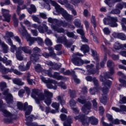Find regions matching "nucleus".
<instances>
[{"label": "nucleus", "mask_w": 126, "mask_h": 126, "mask_svg": "<svg viewBox=\"0 0 126 126\" xmlns=\"http://www.w3.org/2000/svg\"><path fill=\"white\" fill-rule=\"evenodd\" d=\"M14 3H18L19 5L23 4L24 1L23 0H12Z\"/></svg>", "instance_id": "59"}, {"label": "nucleus", "mask_w": 126, "mask_h": 126, "mask_svg": "<svg viewBox=\"0 0 126 126\" xmlns=\"http://www.w3.org/2000/svg\"><path fill=\"white\" fill-rule=\"evenodd\" d=\"M59 3L62 4V5H64L65 4V7L66 8L71 9L72 8V5L68 3V1L67 0H63V1L62 0H57Z\"/></svg>", "instance_id": "23"}, {"label": "nucleus", "mask_w": 126, "mask_h": 126, "mask_svg": "<svg viewBox=\"0 0 126 126\" xmlns=\"http://www.w3.org/2000/svg\"><path fill=\"white\" fill-rule=\"evenodd\" d=\"M86 95L85 96L81 95L80 97L78 98L77 101L80 104H82L84 106L82 107V111L85 115H88L91 109V103L89 101H86L87 98Z\"/></svg>", "instance_id": "6"}, {"label": "nucleus", "mask_w": 126, "mask_h": 126, "mask_svg": "<svg viewBox=\"0 0 126 126\" xmlns=\"http://www.w3.org/2000/svg\"><path fill=\"white\" fill-rule=\"evenodd\" d=\"M79 57H83V55L77 52L72 55L73 59H71V61L75 65L80 66V65H82L83 63H90V61L88 60H85L83 61V60H82L81 58H80Z\"/></svg>", "instance_id": "7"}, {"label": "nucleus", "mask_w": 126, "mask_h": 126, "mask_svg": "<svg viewBox=\"0 0 126 126\" xmlns=\"http://www.w3.org/2000/svg\"><path fill=\"white\" fill-rule=\"evenodd\" d=\"M74 24L78 28H83V25H81V21L79 19H75Z\"/></svg>", "instance_id": "33"}, {"label": "nucleus", "mask_w": 126, "mask_h": 126, "mask_svg": "<svg viewBox=\"0 0 126 126\" xmlns=\"http://www.w3.org/2000/svg\"><path fill=\"white\" fill-rule=\"evenodd\" d=\"M18 49L19 51H20L22 52H23L26 54H31V50L30 47L28 46H24V47L20 46Z\"/></svg>", "instance_id": "26"}, {"label": "nucleus", "mask_w": 126, "mask_h": 126, "mask_svg": "<svg viewBox=\"0 0 126 126\" xmlns=\"http://www.w3.org/2000/svg\"><path fill=\"white\" fill-rule=\"evenodd\" d=\"M94 67V65L91 64L90 65H87L86 66V68L88 71V74H94L95 73V69L93 68Z\"/></svg>", "instance_id": "27"}, {"label": "nucleus", "mask_w": 126, "mask_h": 126, "mask_svg": "<svg viewBox=\"0 0 126 126\" xmlns=\"http://www.w3.org/2000/svg\"><path fill=\"white\" fill-rule=\"evenodd\" d=\"M103 31L105 35H109L111 33V30L107 27L103 28Z\"/></svg>", "instance_id": "52"}, {"label": "nucleus", "mask_w": 126, "mask_h": 126, "mask_svg": "<svg viewBox=\"0 0 126 126\" xmlns=\"http://www.w3.org/2000/svg\"><path fill=\"white\" fill-rule=\"evenodd\" d=\"M1 11L3 17H4L3 21H6L8 23L10 22L11 15L9 14V10L5 9H2Z\"/></svg>", "instance_id": "18"}, {"label": "nucleus", "mask_w": 126, "mask_h": 126, "mask_svg": "<svg viewBox=\"0 0 126 126\" xmlns=\"http://www.w3.org/2000/svg\"><path fill=\"white\" fill-rule=\"evenodd\" d=\"M13 36H14L13 32H6L5 33V35L4 36V39L10 38H12Z\"/></svg>", "instance_id": "41"}, {"label": "nucleus", "mask_w": 126, "mask_h": 126, "mask_svg": "<svg viewBox=\"0 0 126 126\" xmlns=\"http://www.w3.org/2000/svg\"><path fill=\"white\" fill-rule=\"evenodd\" d=\"M104 25H108L110 27H118V18L117 17H108L103 20Z\"/></svg>", "instance_id": "9"}, {"label": "nucleus", "mask_w": 126, "mask_h": 126, "mask_svg": "<svg viewBox=\"0 0 126 126\" xmlns=\"http://www.w3.org/2000/svg\"><path fill=\"white\" fill-rule=\"evenodd\" d=\"M42 26H43L44 29H45V32H47V34L48 35H50V34H52V31L51 30H49V28L46 24H43Z\"/></svg>", "instance_id": "49"}, {"label": "nucleus", "mask_w": 126, "mask_h": 126, "mask_svg": "<svg viewBox=\"0 0 126 126\" xmlns=\"http://www.w3.org/2000/svg\"><path fill=\"white\" fill-rule=\"evenodd\" d=\"M62 67V64L61 63H55L54 64V65L52 67V68L53 69H55V70H57V69H59V68H60V67Z\"/></svg>", "instance_id": "55"}, {"label": "nucleus", "mask_w": 126, "mask_h": 126, "mask_svg": "<svg viewBox=\"0 0 126 126\" xmlns=\"http://www.w3.org/2000/svg\"><path fill=\"white\" fill-rule=\"evenodd\" d=\"M70 103V106L71 107V108H74L75 105H76V101H75V100H74V99H72L70 100L69 101Z\"/></svg>", "instance_id": "56"}, {"label": "nucleus", "mask_w": 126, "mask_h": 126, "mask_svg": "<svg viewBox=\"0 0 126 126\" xmlns=\"http://www.w3.org/2000/svg\"><path fill=\"white\" fill-rule=\"evenodd\" d=\"M81 51L83 52L84 54H86L89 52V46L87 45H83L80 48Z\"/></svg>", "instance_id": "38"}, {"label": "nucleus", "mask_w": 126, "mask_h": 126, "mask_svg": "<svg viewBox=\"0 0 126 126\" xmlns=\"http://www.w3.org/2000/svg\"><path fill=\"white\" fill-rule=\"evenodd\" d=\"M99 89H100L99 88H97L96 87L93 88H91L89 90V92L91 95H95L98 91H99Z\"/></svg>", "instance_id": "40"}, {"label": "nucleus", "mask_w": 126, "mask_h": 126, "mask_svg": "<svg viewBox=\"0 0 126 126\" xmlns=\"http://www.w3.org/2000/svg\"><path fill=\"white\" fill-rule=\"evenodd\" d=\"M64 32H62V33H65V34H66L67 37H69V38H73V39H77V35L74 34V33H73V32H69L67 31H64Z\"/></svg>", "instance_id": "32"}, {"label": "nucleus", "mask_w": 126, "mask_h": 126, "mask_svg": "<svg viewBox=\"0 0 126 126\" xmlns=\"http://www.w3.org/2000/svg\"><path fill=\"white\" fill-rule=\"evenodd\" d=\"M24 93H25V91L24 90H21L18 92V95L20 98H22L24 95Z\"/></svg>", "instance_id": "63"}, {"label": "nucleus", "mask_w": 126, "mask_h": 126, "mask_svg": "<svg viewBox=\"0 0 126 126\" xmlns=\"http://www.w3.org/2000/svg\"><path fill=\"white\" fill-rule=\"evenodd\" d=\"M60 119L61 121H65L63 123L64 126H71V124H72V118L71 116H68L66 118V115L63 114H62L60 115Z\"/></svg>", "instance_id": "15"}, {"label": "nucleus", "mask_w": 126, "mask_h": 126, "mask_svg": "<svg viewBox=\"0 0 126 126\" xmlns=\"http://www.w3.org/2000/svg\"><path fill=\"white\" fill-rule=\"evenodd\" d=\"M48 21L50 23L52 29L58 33H64V30L63 28H60L61 26L65 27L67 24L64 21H59L56 19L48 18Z\"/></svg>", "instance_id": "4"}, {"label": "nucleus", "mask_w": 126, "mask_h": 126, "mask_svg": "<svg viewBox=\"0 0 126 126\" xmlns=\"http://www.w3.org/2000/svg\"><path fill=\"white\" fill-rule=\"evenodd\" d=\"M44 2H46V5H45L44 7L46 9L50 10L51 9V6L49 4V2L51 1V4L53 6H55V8L56 10V11L62 14V15L65 18L67 21H71L72 20V18H73V16L72 15H70L67 13L66 10L63 9V8L61 7L58 3H57L55 1L52 0H43Z\"/></svg>", "instance_id": "3"}, {"label": "nucleus", "mask_w": 126, "mask_h": 126, "mask_svg": "<svg viewBox=\"0 0 126 126\" xmlns=\"http://www.w3.org/2000/svg\"><path fill=\"white\" fill-rule=\"evenodd\" d=\"M31 65V62L29 61L27 63L26 66L23 63H21L18 66V68L21 71H26L30 69V66Z\"/></svg>", "instance_id": "19"}, {"label": "nucleus", "mask_w": 126, "mask_h": 126, "mask_svg": "<svg viewBox=\"0 0 126 126\" xmlns=\"http://www.w3.org/2000/svg\"><path fill=\"white\" fill-rule=\"evenodd\" d=\"M77 33L81 35V38L82 39V42H85V43L88 42V39L86 38L84 33V31L83 29H78L77 30Z\"/></svg>", "instance_id": "22"}, {"label": "nucleus", "mask_w": 126, "mask_h": 126, "mask_svg": "<svg viewBox=\"0 0 126 126\" xmlns=\"http://www.w3.org/2000/svg\"><path fill=\"white\" fill-rule=\"evenodd\" d=\"M93 81L95 87L101 89V88L99 87V81H98V80H97V79H96V78H94L93 79Z\"/></svg>", "instance_id": "50"}, {"label": "nucleus", "mask_w": 126, "mask_h": 126, "mask_svg": "<svg viewBox=\"0 0 126 126\" xmlns=\"http://www.w3.org/2000/svg\"><path fill=\"white\" fill-rule=\"evenodd\" d=\"M17 107L18 110H20L21 111L24 110L23 103L20 101H17Z\"/></svg>", "instance_id": "46"}, {"label": "nucleus", "mask_w": 126, "mask_h": 126, "mask_svg": "<svg viewBox=\"0 0 126 126\" xmlns=\"http://www.w3.org/2000/svg\"><path fill=\"white\" fill-rule=\"evenodd\" d=\"M40 79L42 82L46 84V87H47L48 89H54V90H57L58 86H54L53 85V83H55V80L51 79H48L47 80L46 79V78L43 77V76H40Z\"/></svg>", "instance_id": "12"}, {"label": "nucleus", "mask_w": 126, "mask_h": 126, "mask_svg": "<svg viewBox=\"0 0 126 126\" xmlns=\"http://www.w3.org/2000/svg\"><path fill=\"white\" fill-rule=\"evenodd\" d=\"M45 73H46L49 77H52V78H55L57 80H66V77H63L60 75V73L55 72L54 74H52V72L50 70H44Z\"/></svg>", "instance_id": "13"}, {"label": "nucleus", "mask_w": 126, "mask_h": 126, "mask_svg": "<svg viewBox=\"0 0 126 126\" xmlns=\"http://www.w3.org/2000/svg\"><path fill=\"white\" fill-rule=\"evenodd\" d=\"M52 107L56 109L57 112H59V109H60V103L55 102L52 104Z\"/></svg>", "instance_id": "43"}, {"label": "nucleus", "mask_w": 126, "mask_h": 126, "mask_svg": "<svg viewBox=\"0 0 126 126\" xmlns=\"http://www.w3.org/2000/svg\"><path fill=\"white\" fill-rule=\"evenodd\" d=\"M91 21L95 29V28H96V19H95V16L94 15L92 16Z\"/></svg>", "instance_id": "53"}, {"label": "nucleus", "mask_w": 126, "mask_h": 126, "mask_svg": "<svg viewBox=\"0 0 126 126\" xmlns=\"http://www.w3.org/2000/svg\"><path fill=\"white\" fill-rule=\"evenodd\" d=\"M45 43L46 46H52L53 42L50 40L49 38L47 37L45 40Z\"/></svg>", "instance_id": "54"}, {"label": "nucleus", "mask_w": 126, "mask_h": 126, "mask_svg": "<svg viewBox=\"0 0 126 126\" xmlns=\"http://www.w3.org/2000/svg\"><path fill=\"white\" fill-rule=\"evenodd\" d=\"M83 1H84V0H71V3H72V4H73V5L76 6L80 2H82Z\"/></svg>", "instance_id": "48"}, {"label": "nucleus", "mask_w": 126, "mask_h": 126, "mask_svg": "<svg viewBox=\"0 0 126 126\" xmlns=\"http://www.w3.org/2000/svg\"><path fill=\"white\" fill-rule=\"evenodd\" d=\"M0 71L3 73V74H6L8 72H13L16 75H22L23 74L22 72L18 71L17 69H14V66H13L11 67L10 69L8 68H5L4 66L0 63Z\"/></svg>", "instance_id": "11"}, {"label": "nucleus", "mask_w": 126, "mask_h": 126, "mask_svg": "<svg viewBox=\"0 0 126 126\" xmlns=\"http://www.w3.org/2000/svg\"><path fill=\"white\" fill-rule=\"evenodd\" d=\"M28 11L30 14H32V12H35L36 11V7L33 4H31V8L28 9Z\"/></svg>", "instance_id": "42"}, {"label": "nucleus", "mask_w": 126, "mask_h": 126, "mask_svg": "<svg viewBox=\"0 0 126 126\" xmlns=\"http://www.w3.org/2000/svg\"><path fill=\"white\" fill-rule=\"evenodd\" d=\"M0 61H2L3 63H5V65H11L12 64L11 61H7V58L6 57H4V58H2L0 57Z\"/></svg>", "instance_id": "35"}, {"label": "nucleus", "mask_w": 126, "mask_h": 126, "mask_svg": "<svg viewBox=\"0 0 126 126\" xmlns=\"http://www.w3.org/2000/svg\"><path fill=\"white\" fill-rule=\"evenodd\" d=\"M120 112H126V106L124 105H120L119 106Z\"/></svg>", "instance_id": "64"}, {"label": "nucleus", "mask_w": 126, "mask_h": 126, "mask_svg": "<svg viewBox=\"0 0 126 126\" xmlns=\"http://www.w3.org/2000/svg\"><path fill=\"white\" fill-rule=\"evenodd\" d=\"M96 100H97V98H95L93 101V106L95 111H97V110H98V107H97V102L96 101Z\"/></svg>", "instance_id": "60"}, {"label": "nucleus", "mask_w": 126, "mask_h": 126, "mask_svg": "<svg viewBox=\"0 0 126 126\" xmlns=\"http://www.w3.org/2000/svg\"><path fill=\"white\" fill-rule=\"evenodd\" d=\"M68 93L70 94V98H73L76 97V93L75 92V91L69 90Z\"/></svg>", "instance_id": "44"}, {"label": "nucleus", "mask_w": 126, "mask_h": 126, "mask_svg": "<svg viewBox=\"0 0 126 126\" xmlns=\"http://www.w3.org/2000/svg\"><path fill=\"white\" fill-rule=\"evenodd\" d=\"M121 9H123V5L121 4H118L116 8L112 9L110 13L112 14H120Z\"/></svg>", "instance_id": "21"}, {"label": "nucleus", "mask_w": 126, "mask_h": 126, "mask_svg": "<svg viewBox=\"0 0 126 126\" xmlns=\"http://www.w3.org/2000/svg\"><path fill=\"white\" fill-rule=\"evenodd\" d=\"M21 54H22V52L17 49L16 52V57L19 61H22L23 60V57H22Z\"/></svg>", "instance_id": "37"}, {"label": "nucleus", "mask_w": 126, "mask_h": 126, "mask_svg": "<svg viewBox=\"0 0 126 126\" xmlns=\"http://www.w3.org/2000/svg\"><path fill=\"white\" fill-rule=\"evenodd\" d=\"M35 70L37 71V72H41L43 71V68L41 66V64H37L34 66Z\"/></svg>", "instance_id": "45"}, {"label": "nucleus", "mask_w": 126, "mask_h": 126, "mask_svg": "<svg viewBox=\"0 0 126 126\" xmlns=\"http://www.w3.org/2000/svg\"><path fill=\"white\" fill-rule=\"evenodd\" d=\"M27 40L29 42V46H32L33 44H34V42L36 41L37 42L38 45L39 46H43V44H44V41L43 39L40 37H30L27 38Z\"/></svg>", "instance_id": "14"}, {"label": "nucleus", "mask_w": 126, "mask_h": 126, "mask_svg": "<svg viewBox=\"0 0 126 126\" xmlns=\"http://www.w3.org/2000/svg\"><path fill=\"white\" fill-rule=\"evenodd\" d=\"M111 123L112 125H120V123H122V125L126 126V121L124 120H119V119H116L113 120Z\"/></svg>", "instance_id": "30"}, {"label": "nucleus", "mask_w": 126, "mask_h": 126, "mask_svg": "<svg viewBox=\"0 0 126 126\" xmlns=\"http://www.w3.org/2000/svg\"><path fill=\"white\" fill-rule=\"evenodd\" d=\"M37 29L39 33H45V29L44 28V26H43V27L40 25L38 26Z\"/></svg>", "instance_id": "58"}, {"label": "nucleus", "mask_w": 126, "mask_h": 126, "mask_svg": "<svg viewBox=\"0 0 126 126\" xmlns=\"http://www.w3.org/2000/svg\"><path fill=\"white\" fill-rule=\"evenodd\" d=\"M123 48H124L123 45L118 41L116 42L114 44V48L115 50H121V49H123Z\"/></svg>", "instance_id": "39"}, {"label": "nucleus", "mask_w": 126, "mask_h": 126, "mask_svg": "<svg viewBox=\"0 0 126 126\" xmlns=\"http://www.w3.org/2000/svg\"><path fill=\"white\" fill-rule=\"evenodd\" d=\"M31 32L32 36H34L35 37H37V36H38V32L36 30H31Z\"/></svg>", "instance_id": "61"}, {"label": "nucleus", "mask_w": 126, "mask_h": 126, "mask_svg": "<svg viewBox=\"0 0 126 126\" xmlns=\"http://www.w3.org/2000/svg\"><path fill=\"white\" fill-rule=\"evenodd\" d=\"M12 81L14 84H16L17 85H24V82H22L20 78L13 79Z\"/></svg>", "instance_id": "34"}, {"label": "nucleus", "mask_w": 126, "mask_h": 126, "mask_svg": "<svg viewBox=\"0 0 126 126\" xmlns=\"http://www.w3.org/2000/svg\"><path fill=\"white\" fill-rule=\"evenodd\" d=\"M107 66L109 67V71L104 72L103 73V76L100 75L99 77V79L102 83V86H104L102 89V97L99 98L100 102L102 103L103 105H106L107 103V94L109 93V89L111 88V85H112V81L109 80H106V78H110L113 80V75L115 73V70L114 69V67L115 66V64L113 61L109 60L107 62Z\"/></svg>", "instance_id": "1"}, {"label": "nucleus", "mask_w": 126, "mask_h": 126, "mask_svg": "<svg viewBox=\"0 0 126 126\" xmlns=\"http://www.w3.org/2000/svg\"><path fill=\"white\" fill-rule=\"evenodd\" d=\"M74 119L81 122L83 126H88L89 122H91V125H93V126H96L98 124V120L94 116L87 117L81 113H80L78 116H75Z\"/></svg>", "instance_id": "5"}, {"label": "nucleus", "mask_w": 126, "mask_h": 126, "mask_svg": "<svg viewBox=\"0 0 126 126\" xmlns=\"http://www.w3.org/2000/svg\"><path fill=\"white\" fill-rule=\"evenodd\" d=\"M54 82H55V83H53L52 84H54V86H57V85H58L59 87H61V88L63 89L64 90H65V89H66V86L65 85V84L63 83V82H60L59 83H58V82L56 81L55 80H54Z\"/></svg>", "instance_id": "28"}, {"label": "nucleus", "mask_w": 126, "mask_h": 126, "mask_svg": "<svg viewBox=\"0 0 126 126\" xmlns=\"http://www.w3.org/2000/svg\"><path fill=\"white\" fill-rule=\"evenodd\" d=\"M21 25L22 26V29L19 28V32H20V34L22 35V36H26L28 34V32H27V30H26V29L25 28V27H24L23 25H22V23H20Z\"/></svg>", "instance_id": "29"}, {"label": "nucleus", "mask_w": 126, "mask_h": 126, "mask_svg": "<svg viewBox=\"0 0 126 126\" xmlns=\"http://www.w3.org/2000/svg\"><path fill=\"white\" fill-rule=\"evenodd\" d=\"M12 19L13 21L14 27H17V26H18V23L19 22L18 21V19H17V18H16V14H15V13L13 14V15L12 16Z\"/></svg>", "instance_id": "36"}, {"label": "nucleus", "mask_w": 126, "mask_h": 126, "mask_svg": "<svg viewBox=\"0 0 126 126\" xmlns=\"http://www.w3.org/2000/svg\"><path fill=\"white\" fill-rule=\"evenodd\" d=\"M31 97L34 99L36 104H40V101L44 100L47 106H50L52 103L53 93L47 90H44V94L39 93V90L33 89L31 94Z\"/></svg>", "instance_id": "2"}, {"label": "nucleus", "mask_w": 126, "mask_h": 126, "mask_svg": "<svg viewBox=\"0 0 126 126\" xmlns=\"http://www.w3.org/2000/svg\"><path fill=\"white\" fill-rule=\"evenodd\" d=\"M0 46H1L3 49V52L4 54H6L8 51V46L4 42H2L1 40L0 39Z\"/></svg>", "instance_id": "31"}, {"label": "nucleus", "mask_w": 126, "mask_h": 126, "mask_svg": "<svg viewBox=\"0 0 126 126\" xmlns=\"http://www.w3.org/2000/svg\"><path fill=\"white\" fill-rule=\"evenodd\" d=\"M0 88L1 90L2 91L4 88H6V83L4 82L0 83Z\"/></svg>", "instance_id": "62"}, {"label": "nucleus", "mask_w": 126, "mask_h": 126, "mask_svg": "<svg viewBox=\"0 0 126 126\" xmlns=\"http://www.w3.org/2000/svg\"><path fill=\"white\" fill-rule=\"evenodd\" d=\"M112 36L114 38H117L118 39H120V40H122V41H126V35L125 33L123 32L120 33H116L114 32L112 34Z\"/></svg>", "instance_id": "20"}, {"label": "nucleus", "mask_w": 126, "mask_h": 126, "mask_svg": "<svg viewBox=\"0 0 126 126\" xmlns=\"http://www.w3.org/2000/svg\"><path fill=\"white\" fill-rule=\"evenodd\" d=\"M57 43H63L65 47L67 48H70L72 43L68 42V40L66 39V36H62L59 37L57 39Z\"/></svg>", "instance_id": "17"}, {"label": "nucleus", "mask_w": 126, "mask_h": 126, "mask_svg": "<svg viewBox=\"0 0 126 126\" xmlns=\"http://www.w3.org/2000/svg\"><path fill=\"white\" fill-rule=\"evenodd\" d=\"M32 110H33V107H32V106L31 105H30L28 107L27 111H26L25 112V117H26V119L27 123H29L30 122H32L33 120L35 119L34 115H31L29 116L30 114H31V112H32Z\"/></svg>", "instance_id": "16"}, {"label": "nucleus", "mask_w": 126, "mask_h": 126, "mask_svg": "<svg viewBox=\"0 0 126 126\" xmlns=\"http://www.w3.org/2000/svg\"><path fill=\"white\" fill-rule=\"evenodd\" d=\"M3 95L4 96V99L5 100L9 108H13L14 107V100L13 99V96L11 94L8 93V90L4 91L3 93Z\"/></svg>", "instance_id": "10"}, {"label": "nucleus", "mask_w": 126, "mask_h": 126, "mask_svg": "<svg viewBox=\"0 0 126 126\" xmlns=\"http://www.w3.org/2000/svg\"><path fill=\"white\" fill-rule=\"evenodd\" d=\"M32 20L34 21V22H37L39 24H40L41 23V21L40 20V19L38 18V17L35 16V15H32Z\"/></svg>", "instance_id": "51"}, {"label": "nucleus", "mask_w": 126, "mask_h": 126, "mask_svg": "<svg viewBox=\"0 0 126 126\" xmlns=\"http://www.w3.org/2000/svg\"><path fill=\"white\" fill-rule=\"evenodd\" d=\"M120 99L119 100L120 104H126V96H124L123 95H120Z\"/></svg>", "instance_id": "47"}, {"label": "nucleus", "mask_w": 126, "mask_h": 126, "mask_svg": "<svg viewBox=\"0 0 126 126\" xmlns=\"http://www.w3.org/2000/svg\"><path fill=\"white\" fill-rule=\"evenodd\" d=\"M41 56L42 55L37 54H32L30 57L31 61L33 63H36L39 61L40 59L39 57H41Z\"/></svg>", "instance_id": "25"}, {"label": "nucleus", "mask_w": 126, "mask_h": 126, "mask_svg": "<svg viewBox=\"0 0 126 126\" xmlns=\"http://www.w3.org/2000/svg\"><path fill=\"white\" fill-rule=\"evenodd\" d=\"M27 81L28 82V84L29 85H33V84L35 85L36 83H35V80L34 79H27Z\"/></svg>", "instance_id": "57"}, {"label": "nucleus", "mask_w": 126, "mask_h": 126, "mask_svg": "<svg viewBox=\"0 0 126 126\" xmlns=\"http://www.w3.org/2000/svg\"><path fill=\"white\" fill-rule=\"evenodd\" d=\"M122 0H104L105 3L108 5L109 7H113L116 2L121 1Z\"/></svg>", "instance_id": "24"}, {"label": "nucleus", "mask_w": 126, "mask_h": 126, "mask_svg": "<svg viewBox=\"0 0 126 126\" xmlns=\"http://www.w3.org/2000/svg\"><path fill=\"white\" fill-rule=\"evenodd\" d=\"M91 52H92V56L94 57V60L96 62V69H100L101 67H104V66H105V64H106V62H107V55L104 56L103 60L102 61V62L100 63V64H99V63H98V62H99V56L97 54V52L93 50V49H91Z\"/></svg>", "instance_id": "8"}]
</instances>
